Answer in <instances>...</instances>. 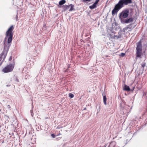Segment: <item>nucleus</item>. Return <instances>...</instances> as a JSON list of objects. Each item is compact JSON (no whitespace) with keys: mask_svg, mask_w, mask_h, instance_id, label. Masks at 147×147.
<instances>
[{"mask_svg":"<svg viewBox=\"0 0 147 147\" xmlns=\"http://www.w3.org/2000/svg\"><path fill=\"white\" fill-rule=\"evenodd\" d=\"M14 28L13 26H11L6 32V36L5 38L6 39L8 37L7 40V43H4V50L1 53V58L4 60L7 55V53L9 50L10 45V43L12 40V37L13 36V33L12 32Z\"/></svg>","mask_w":147,"mask_h":147,"instance_id":"nucleus-1","label":"nucleus"},{"mask_svg":"<svg viewBox=\"0 0 147 147\" xmlns=\"http://www.w3.org/2000/svg\"><path fill=\"white\" fill-rule=\"evenodd\" d=\"M132 2L131 0H120L114 8L112 10V15H115L117 13L118 11L123 6V5H127Z\"/></svg>","mask_w":147,"mask_h":147,"instance_id":"nucleus-2","label":"nucleus"},{"mask_svg":"<svg viewBox=\"0 0 147 147\" xmlns=\"http://www.w3.org/2000/svg\"><path fill=\"white\" fill-rule=\"evenodd\" d=\"M136 50V57H141L142 54V45L141 41L137 43Z\"/></svg>","mask_w":147,"mask_h":147,"instance_id":"nucleus-3","label":"nucleus"},{"mask_svg":"<svg viewBox=\"0 0 147 147\" xmlns=\"http://www.w3.org/2000/svg\"><path fill=\"white\" fill-rule=\"evenodd\" d=\"M129 11L128 9H125L122 11L119 16V19L121 22L122 20H125L124 18H127L129 14Z\"/></svg>","mask_w":147,"mask_h":147,"instance_id":"nucleus-4","label":"nucleus"},{"mask_svg":"<svg viewBox=\"0 0 147 147\" xmlns=\"http://www.w3.org/2000/svg\"><path fill=\"white\" fill-rule=\"evenodd\" d=\"M14 67V65L10 64L7 65L2 70L3 72L4 73H8L11 71L13 70Z\"/></svg>","mask_w":147,"mask_h":147,"instance_id":"nucleus-5","label":"nucleus"},{"mask_svg":"<svg viewBox=\"0 0 147 147\" xmlns=\"http://www.w3.org/2000/svg\"><path fill=\"white\" fill-rule=\"evenodd\" d=\"M122 20V21L121 22V23L123 24L125 23L127 24L129 23L132 22L133 21V19L132 18H129L127 19Z\"/></svg>","mask_w":147,"mask_h":147,"instance_id":"nucleus-6","label":"nucleus"},{"mask_svg":"<svg viewBox=\"0 0 147 147\" xmlns=\"http://www.w3.org/2000/svg\"><path fill=\"white\" fill-rule=\"evenodd\" d=\"M123 90H125L129 91L130 90V89L129 87L125 84L124 85Z\"/></svg>","mask_w":147,"mask_h":147,"instance_id":"nucleus-7","label":"nucleus"},{"mask_svg":"<svg viewBox=\"0 0 147 147\" xmlns=\"http://www.w3.org/2000/svg\"><path fill=\"white\" fill-rule=\"evenodd\" d=\"M97 4L94 3L92 5L90 6L89 7L90 9H92L96 8V7Z\"/></svg>","mask_w":147,"mask_h":147,"instance_id":"nucleus-8","label":"nucleus"},{"mask_svg":"<svg viewBox=\"0 0 147 147\" xmlns=\"http://www.w3.org/2000/svg\"><path fill=\"white\" fill-rule=\"evenodd\" d=\"M69 6V7H71L70 9L69 10V11H72L73 10H74V5H73L72 4H71Z\"/></svg>","mask_w":147,"mask_h":147,"instance_id":"nucleus-9","label":"nucleus"},{"mask_svg":"<svg viewBox=\"0 0 147 147\" xmlns=\"http://www.w3.org/2000/svg\"><path fill=\"white\" fill-rule=\"evenodd\" d=\"M66 2V1L65 0H61L59 2V4L60 5H61L65 4Z\"/></svg>","mask_w":147,"mask_h":147,"instance_id":"nucleus-10","label":"nucleus"},{"mask_svg":"<svg viewBox=\"0 0 147 147\" xmlns=\"http://www.w3.org/2000/svg\"><path fill=\"white\" fill-rule=\"evenodd\" d=\"M103 102L104 104L106 105H107V98L105 96H104L103 97Z\"/></svg>","mask_w":147,"mask_h":147,"instance_id":"nucleus-11","label":"nucleus"},{"mask_svg":"<svg viewBox=\"0 0 147 147\" xmlns=\"http://www.w3.org/2000/svg\"><path fill=\"white\" fill-rule=\"evenodd\" d=\"M63 7L64 10H66L67 9L69 8V6L67 5H65L63 6Z\"/></svg>","mask_w":147,"mask_h":147,"instance_id":"nucleus-12","label":"nucleus"},{"mask_svg":"<svg viewBox=\"0 0 147 147\" xmlns=\"http://www.w3.org/2000/svg\"><path fill=\"white\" fill-rule=\"evenodd\" d=\"M69 96L71 98H72L74 97V96L73 94L70 93L69 94Z\"/></svg>","mask_w":147,"mask_h":147,"instance_id":"nucleus-13","label":"nucleus"},{"mask_svg":"<svg viewBox=\"0 0 147 147\" xmlns=\"http://www.w3.org/2000/svg\"><path fill=\"white\" fill-rule=\"evenodd\" d=\"M125 55V54L123 53H121L120 55V56L121 57H123Z\"/></svg>","mask_w":147,"mask_h":147,"instance_id":"nucleus-14","label":"nucleus"},{"mask_svg":"<svg viewBox=\"0 0 147 147\" xmlns=\"http://www.w3.org/2000/svg\"><path fill=\"white\" fill-rule=\"evenodd\" d=\"M129 28V27H126L125 28H124V29H123V30H124V32H125V30H127Z\"/></svg>","mask_w":147,"mask_h":147,"instance_id":"nucleus-15","label":"nucleus"},{"mask_svg":"<svg viewBox=\"0 0 147 147\" xmlns=\"http://www.w3.org/2000/svg\"><path fill=\"white\" fill-rule=\"evenodd\" d=\"M145 65H146V64H145V63H144L142 64V67H143V68H144V67L145 66Z\"/></svg>","mask_w":147,"mask_h":147,"instance_id":"nucleus-16","label":"nucleus"},{"mask_svg":"<svg viewBox=\"0 0 147 147\" xmlns=\"http://www.w3.org/2000/svg\"><path fill=\"white\" fill-rule=\"evenodd\" d=\"M91 0H83V1L84 2H86V1H90Z\"/></svg>","mask_w":147,"mask_h":147,"instance_id":"nucleus-17","label":"nucleus"},{"mask_svg":"<svg viewBox=\"0 0 147 147\" xmlns=\"http://www.w3.org/2000/svg\"><path fill=\"white\" fill-rule=\"evenodd\" d=\"M51 136H52V137L53 138H54L55 137V135L54 134H51Z\"/></svg>","mask_w":147,"mask_h":147,"instance_id":"nucleus-18","label":"nucleus"},{"mask_svg":"<svg viewBox=\"0 0 147 147\" xmlns=\"http://www.w3.org/2000/svg\"><path fill=\"white\" fill-rule=\"evenodd\" d=\"M99 0H96L95 2L94 3L97 4L98 2H99Z\"/></svg>","mask_w":147,"mask_h":147,"instance_id":"nucleus-19","label":"nucleus"},{"mask_svg":"<svg viewBox=\"0 0 147 147\" xmlns=\"http://www.w3.org/2000/svg\"><path fill=\"white\" fill-rule=\"evenodd\" d=\"M30 112L31 113V115L33 117V113L32 110L30 111Z\"/></svg>","mask_w":147,"mask_h":147,"instance_id":"nucleus-20","label":"nucleus"},{"mask_svg":"<svg viewBox=\"0 0 147 147\" xmlns=\"http://www.w3.org/2000/svg\"><path fill=\"white\" fill-rule=\"evenodd\" d=\"M7 108L8 109H9L11 107H10V105H7Z\"/></svg>","mask_w":147,"mask_h":147,"instance_id":"nucleus-21","label":"nucleus"},{"mask_svg":"<svg viewBox=\"0 0 147 147\" xmlns=\"http://www.w3.org/2000/svg\"><path fill=\"white\" fill-rule=\"evenodd\" d=\"M12 59V57H11L9 58V60L11 61V59Z\"/></svg>","mask_w":147,"mask_h":147,"instance_id":"nucleus-22","label":"nucleus"},{"mask_svg":"<svg viewBox=\"0 0 147 147\" xmlns=\"http://www.w3.org/2000/svg\"><path fill=\"white\" fill-rule=\"evenodd\" d=\"M86 108H84V109L83 110H86Z\"/></svg>","mask_w":147,"mask_h":147,"instance_id":"nucleus-23","label":"nucleus"},{"mask_svg":"<svg viewBox=\"0 0 147 147\" xmlns=\"http://www.w3.org/2000/svg\"><path fill=\"white\" fill-rule=\"evenodd\" d=\"M120 38V36L118 37V38Z\"/></svg>","mask_w":147,"mask_h":147,"instance_id":"nucleus-24","label":"nucleus"},{"mask_svg":"<svg viewBox=\"0 0 147 147\" xmlns=\"http://www.w3.org/2000/svg\"><path fill=\"white\" fill-rule=\"evenodd\" d=\"M107 57H108V56H107Z\"/></svg>","mask_w":147,"mask_h":147,"instance_id":"nucleus-25","label":"nucleus"}]
</instances>
